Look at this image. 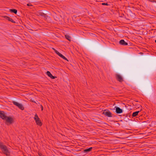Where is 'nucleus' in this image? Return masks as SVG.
Segmentation results:
<instances>
[{
	"mask_svg": "<svg viewBox=\"0 0 156 156\" xmlns=\"http://www.w3.org/2000/svg\"><path fill=\"white\" fill-rule=\"evenodd\" d=\"M9 10L12 13H14L15 14H16L17 13V10L16 9H10Z\"/></svg>",
	"mask_w": 156,
	"mask_h": 156,
	"instance_id": "obj_16",
	"label": "nucleus"
},
{
	"mask_svg": "<svg viewBox=\"0 0 156 156\" xmlns=\"http://www.w3.org/2000/svg\"><path fill=\"white\" fill-rule=\"evenodd\" d=\"M55 52L60 57L63 59H64L68 61V60L64 56H63L61 54L60 52H58V51H55Z\"/></svg>",
	"mask_w": 156,
	"mask_h": 156,
	"instance_id": "obj_9",
	"label": "nucleus"
},
{
	"mask_svg": "<svg viewBox=\"0 0 156 156\" xmlns=\"http://www.w3.org/2000/svg\"><path fill=\"white\" fill-rule=\"evenodd\" d=\"M116 79L119 82H122L123 81V78L121 75L117 74L116 75Z\"/></svg>",
	"mask_w": 156,
	"mask_h": 156,
	"instance_id": "obj_6",
	"label": "nucleus"
},
{
	"mask_svg": "<svg viewBox=\"0 0 156 156\" xmlns=\"http://www.w3.org/2000/svg\"><path fill=\"white\" fill-rule=\"evenodd\" d=\"M115 112L116 113L120 114L122 112V110L120 108L115 106Z\"/></svg>",
	"mask_w": 156,
	"mask_h": 156,
	"instance_id": "obj_7",
	"label": "nucleus"
},
{
	"mask_svg": "<svg viewBox=\"0 0 156 156\" xmlns=\"http://www.w3.org/2000/svg\"><path fill=\"white\" fill-rule=\"evenodd\" d=\"M4 119L5 120L6 123H8L9 124H12L13 121L12 118L10 117H8L7 116H6Z\"/></svg>",
	"mask_w": 156,
	"mask_h": 156,
	"instance_id": "obj_4",
	"label": "nucleus"
},
{
	"mask_svg": "<svg viewBox=\"0 0 156 156\" xmlns=\"http://www.w3.org/2000/svg\"><path fill=\"white\" fill-rule=\"evenodd\" d=\"M0 148L2 153L7 156L10 155V151L6 145L3 144L2 142H0Z\"/></svg>",
	"mask_w": 156,
	"mask_h": 156,
	"instance_id": "obj_1",
	"label": "nucleus"
},
{
	"mask_svg": "<svg viewBox=\"0 0 156 156\" xmlns=\"http://www.w3.org/2000/svg\"><path fill=\"white\" fill-rule=\"evenodd\" d=\"M46 74L49 77L52 79H54L55 78V76H53L51 74V73L49 71H48L47 72Z\"/></svg>",
	"mask_w": 156,
	"mask_h": 156,
	"instance_id": "obj_11",
	"label": "nucleus"
},
{
	"mask_svg": "<svg viewBox=\"0 0 156 156\" xmlns=\"http://www.w3.org/2000/svg\"><path fill=\"white\" fill-rule=\"evenodd\" d=\"M119 43L120 44L122 45H128V43L126 42L124 40H121L119 41Z\"/></svg>",
	"mask_w": 156,
	"mask_h": 156,
	"instance_id": "obj_10",
	"label": "nucleus"
},
{
	"mask_svg": "<svg viewBox=\"0 0 156 156\" xmlns=\"http://www.w3.org/2000/svg\"><path fill=\"white\" fill-rule=\"evenodd\" d=\"M155 42L156 43V40H155Z\"/></svg>",
	"mask_w": 156,
	"mask_h": 156,
	"instance_id": "obj_21",
	"label": "nucleus"
},
{
	"mask_svg": "<svg viewBox=\"0 0 156 156\" xmlns=\"http://www.w3.org/2000/svg\"><path fill=\"white\" fill-rule=\"evenodd\" d=\"M27 5L28 6H31V5L30 4V3L27 4Z\"/></svg>",
	"mask_w": 156,
	"mask_h": 156,
	"instance_id": "obj_20",
	"label": "nucleus"
},
{
	"mask_svg": "<svg viewBox=\"0 0 156 156\" xmlns=\"http://www.w3.org/2000/svg\"><path fill=\"white\" fill-rule=\"evenodd\" d=\"M5 18L7 20H8L9 21L13 23H15V21H14L12 18H10L9 16H5Z\"/></svg>",
	"mask_w": 156,
	"mask_h": 156,
	"instance_id": "obj_13",
	"label": "nucleus"
},
{
	"mask_svg": "<svg viewBox=\"0 0 156 156\" xmlns=\"http://www.w3.org/2000/svg\"><path fill=\"white\" fill-rule=\"evenodd\" d=\"M102 5H108V4L107 3H102Z\"/></svg>",
	"mask_w": 156,
	"mask_h": 156,
	"instance_id": "obj_18",
	"label": "nucleus"
},
{
	"mask_svg": "<svg viewBox=\"0 0 156 156\" xmlns=\"http://www.w3.org/2000/svg\"><path fill=\"white\" fill-rule=\"evenodd\" d=\"M37 15L38 16H41L43 17H44L45 18H46V16H47L44 13L42 12H38L37 13Z\"/></svg>",
	"mask_w": 156,
	"mask_h": 156,
	"instance_id": "obj_12",
	"label": "nucleus"
},
{
	"mask_svg": "<svg viewBox=\"0 0 156 156\" xmlns=\"http://www.w3.org/2000/svg\"><path fill=\"white\" fill-rule=\"evenodd\" d=\"M92 149V147H91L88 149H85L84 150V152L85 153H87L88 152L90 151Z\"/></svg>",
	"mask_w": 156,
	"mask_h": 156,
	"instance_id": "obj_14",
	"label": "nucleus"
},
{
	"mask_svg": "<svg viewBox=\"0 0 156 156\" xmlns=\"http://www.w3.org/2000/svg\"><path fill=\"white\" fill-rule=\"evenodd\" d=\"M34 119L36 121V123L37 125L40 126H42V123L41 122L37 114H35V115Z\"/></svg>",
	"mask_w": 156,
	"mask_h": 156,
	"instance_id": "obj_2",
	"label": "nucleus"
},
{
	"mask_svg": "<svg viewBox=\"0 0 156 156\" xmlns=\"http://www.w3.org/2000/svg\"><path fill=\"white\" fill-rule=\"evenodd\" d=\"M6 115L4 112L0 111V118H2L3 119H4Z\"/></svg>",
	"mask_w": 156,
	"mask_h": 156,
	"instance_id": "obj_8",
	"label": "nucleus"
},
{
	"mask_svg": "<svg viewBox=\"0 0 156 156\" xmlns=\"http://www.w3.org/2000/svg\"><path fill=\"white\" fill-rule=\"evenodd\" d=\"M139 112V111H138L133 112L132 114V116L133 117L136 116L138 115Z\"/></svg>",
	"mask_w": 156,
	"mask_h": 156,
	"instance_id": "obj_15",
	"label": "nucleus"
},
{
	"mask_svg": "<svg viewBox=\"0 0 156 156\" xmlns=\"http://www.w3.org/2000/svg\"><path fill=\"white\" fill-rule=\"evenodd\" d=\"M103 114L108 117H112V113L108 110H105L103 113Z\"/></svg>",
	"mask_w": 156,
	"mask_h": 156,
	"instance_id": "obj_5",
	"label": "nucleus"
},
{
	"mask_svg": "<svg viewBox=\"0 0 156 156\" xmlns=\"http://www.w3.org/2000/svg\"><path fill=\"white\" fill-rule=\"evenodd\" d=\"M65 37L69 41H71V40H70L71 37L69 35H66Z\"/></svg>",
	"mask_w": 156,
	"mask_h": 156,
	"instance_id": "obj_17",
	"label": "nucleus"
},
{
	"mask_svg": "<svg viewBox=\"0 0 156 156\" xmlns=\"http://www.w3.org/2000/svg\"><path fill=\"white\" fill-rule=\"evenodd\" d=\"M40 106H41V110L42 111H43V107L41 105Z\"/></svg>",
	"mask_w": 156,
	"mask_h": 156,
	"instance_id": "obj_19",
	"label": "nucleus"
},
{
	"mask_svg": "<svg viewBox=\"0 0 156 156\" xmlns=\"http://www.w3.org/2000/svg\"><path fill=\"white\" fill-rule=\"evenodd\" d=\"M12 102L14 105L16 106L21 110H23L24 109V108L22 104L19 103L15 101H13Z\"/></svg>",
	"mask_w": 156,
	"mask_h": 156,
	"instance_id": "obj_3",
	"label": "nucleus"
}]
</instances>
